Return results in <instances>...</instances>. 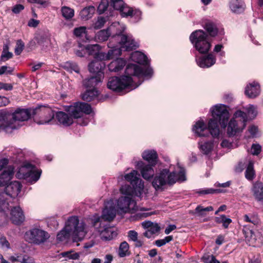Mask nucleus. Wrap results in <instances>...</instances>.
Here are the masks:
<instances>
[{
	"label": "nucleus",
	"instance_id": "obj_1",
	"mask_svg": "<svg viewBox=\"0 0 263 263\" xmlns=\"http://www.w3.org/2000/svg\"><path fill=\"white\" fill-rule=\"evenodd\" d=\"M86 231L84 222H79L77 216L69 217L65 223L64 228L57 234L59 241H62L68 239L70 236L74 241H80L85 236Z\"/></svg>",
	"mask_w": 263,
	"mask_h": 263
},
{
	"label": "nucleus",
	"instance_id": "obj_2",
	"mask_svg": "<svg viewBox=\"0 0 263 263\" xmlns=\"http://www.w3.org/2000/svg\"><path fill=\"white\" fill-rule=\"evenodd\" d=\"M66 110L69 115L63 111H59L56 114L58 121L64 126L72 124L73 118H81L83 113L88 115L92 111L90 105L83 102H77L73 106H67Z\"/></svg>",
	"mask_w": 263,
	"mask_h": 263
},
{
	"label": "nucleus",
	"instance_id": "obj_3",
	"mask_svg": "<svg viewBox=\"0 0 263 263\" xmlns=\"http://www.w3.org/2000/svg\"><path fill=\"white\" fill-rule=\"evenodd\" d=\"M186 180L185 171L181 168L177 173L176 171L170 172L167 169H163L154 177L152 185L156 190H162L167 184L172 185L177 181H183Z\"/></svg>",
	"mask_w": 263,
	"mask_h": 263
},
{
	"label": "nucleus",
	"instance_id": "obj_4",
	"mask_svg": "<svg viewBox=\"0 0 263 263\" xmlns=\"http://www.w3.org/2000/svg\"><path fill=\"white\" fill-rule=\"evenodd\" d=\"M213 119H211L208 123L211 135L214 138L218 137L220 133L217 120L223 128L227 126L229 119V112L225 105H215L212 110Z\"/></svg>",
	"mask_w": 263,
	"mask_h": 263
},
{
	"label": "nucleus",
	"instance_id": "obj_5",
	"mask_svg": "<svg viewBox=\"0 0 263 263\" xmlns=\"http://www.w3.org/2000/svg\"><path fill=\"white\" fill-rule=\"evenodd\" d=\"M121 193L124 195L120 197L117 202L118 208L124 213L134 212L137 209L136 202L132 199L135 196L129 185H122L120 189Z\"/></svg>",
	"mask_w": 263,
	"mask_h": 263
},
{
	"label": "nucleus",
	"instance_id": "obj_6",
	"mask_svg": "<svg viewBox=\"0 0 263 263\" xmlns=\"http://www.w3.org/2000/svg\"><path fill=\"white\" fill-rule=\"evenodd\" d=\"M190 40L200 53H208L211 47V43L208 39V35L202 30H197L193 32L190 35Z\"/></svg>",
	"mask_w": 263,
	"mask_h": 263
},
{
	"label": "nucleus",
	"instance_id": "obj_7",
	"mask_svg": "<svg viewBox=\"0 0 263 263\" xmlns=\"http://www.w3.org/2000/svg\"><path fill=\"white\" fill-rule=\"evenodd\" d=\"M248 118L246 114L241 110H237L234 114V117L229 122L227 134L229 137L241 132L245 128Z\"/></svg>",
	"mask_w": 263,
	"mask_h": 263
},
{
	"label": "nucleus",
	"instance_id": "obj_8",
	"mask_svg": "<svg viewBox=\"0 0 263 263\" xmlns=\"http://www.w3.org/2000/svg\"><path fill=\"white\" fill-rule=\"evenodd\" d=\"M21 184L18 181H13L6 185L5 192L0 195V210L5 212L7 210H9L10 207L8 202L2 198L8 196L10 198H14L21 192Z\"/></svg>",
	"mask_w": 263,
	"mask_h": 263
},
{
	"label": "nucleus",
	"instance_id": "obj_9",
	"mask_svg": "<svg viewBox=\"0 0 263 263\" xmlns=\"http://www.w3.org/2000/svg\"><path fill=\"white\" fill-rule=\"evenodd\" d=\"M137 86L134 85L133 80L128 77H111L109 79L107 83V87L109 89L117 92L121 91L125 88L132 90Z\"/></svg>",
	"mask_w": 263,
	"mask_h": 263
},
{
	"label": "nucleus",
	"instance_id": "obj_10",
	"mask_svg": "<svg viewBox=\"0 0 263 263\" xmlns=\"http://www.w3.org/2000/svg\"><path fill=\"white\" fill-rule=\"evenodd\" d=\"M25 237L29 243L40 245L46 242L50 238V235L41 229L35 228L27 231Z\"/></svg>",
	"mask_w": 263,
	"mask_h": 263
},
{
	"label": "nucleus",
	"instance_id": "obj_11",
	"mask_svg": "<svg viewBox=\"0 0 263 263\" xmlns=\"http://www.w3.org/2000/svg\"><path fill=\"white\" fill-rule=\"evenodd\" d=\"M120 177L122 179L124 178L133 185L132 188L135 196H141L144 191V181L140 179L139 174L137 171L133 170L130 173Z\"/></svg>",
	"mask_w": 263,
	"mask_h": 263
},
{
	"label": "nucleus",
	"instance_id": "obj_12",
	"mask_svg": "<svg viewBox=\"0 0 263 263\" xmlns=\"http://www.w3.org/2000/svg\"><path fill=\"white\" fill-rule=\"evenodd\" d=\"M34 113L35 115L34 121L38 124L49 123L54 117L53 110L46 106H39L34 110Z\"/></svg>",
	"mask_w": 263,
	"mask_h": 263
},
{
	"label": "nucleus",
	"instance_id": "obj_13",
	"mask_svg": "<svg viewBox=\"0 0 263 263\" xmlns=\"http://www.w3.org/2000/svg\"><path fill=\"white\" fill-rule=\"evenodd\" d=\"M93 226L98 231L101 238L103 240H110L118 235L115 228L104 224L100 222V217L94 220Z\"/></svg>",
	"mask_w": 263,
	"mask_h": 263
},
{
	"label": "nucleus",
	"instance_id": "obj_14",
	"mask_svg": "<svg viewBox=\"0 0 263 263\" xmlns=\"http://www.w3.org/2000/svg\"><path fill=\"white\" fill-rule=\"evenodd\" d=\"M16 129L17 125L14 123L12 112L6 109L0 110V132L4 130L6 133H11Z\"/></svg>",
	"mask_w": 263,
	"mask_h": 263
},
{
	"label": "nucleus",
	"instance_id": "obj_15",
	"mask_svg": "<svg viewBox=\"0 0 263 263\" xmlns=\"http://www.w3.org/2000/svg\"><path fill=\"white\" fill-rule=\"evenodd\" d=\"M41 172L35 171L34 166L30 164H27L21 167L16 174L18 179H27L30 178L33 181H37L41 176Z\"/></svg>",
	"mask_w": 263,
	"mask_h": 263
},
{
	"label": "nucleus",
	"instance_id": "obj_16",
	"mask_svg": "<svg viewBox=\"0 0 263 263\" xmlns=\"http://www.w3.org/2000/svg\"><path fill=\"white\" fill-rule=\"evenodd\" d=\"M125 76L123 77H128L131 78V76L137 77H148L151 76L153 74V70L150 67L146 68H142L140 66L134 64L127 65L125 69Z\"/></svg>",
	"mask_w": 263,
	"mask_h": 263
},
{
	"label": "nucleus",
	"instance_id": "obj_17",
	"mask_svg": "<svg viewBox=\"0 0 263 263\" xmlns=\"http://www.w3.org/2000/svg\"><path fill=\"white\" fill-rule=\"evenodd\" d=\"M114 46H117L116 49L120 51L121 50H132L139 47V44L136 42L131 35H122L121 39L118 41ZM120 53L119 54H120Z\"/></svg>",
	"mask_w": 263,
	"mask_h": 263
},
{
	"label": "nucleus",
	"instance_id": "obj_18",
	"mask_svg": "<svg viewBox=\"0 0 263 263\" xmlns=\"http://www.w3.org/2000/svg\"><path fill=\"white\" fill-rule=\"evenodd\" d=\"M125 29V26L124 24L119 22L113 23L108 28V31L110 32L111 34V39L110 42L111 43L114 41L116 42L121 39L122 35H125L123 33Z\"/></svg>",
	"mask_w": 263,
	"mask_h": 263
},
{
	"label": "nucleus",
	"instance_id": "obj_19",
	"mask_svg": "<svg viewBox=\"0 0 263 263\" xmlns=\"http://www.w3.org/2000/svg\"><path fill=\"white\" fill-rule=\"evenodd\" d=\"M108 47L111 49L109 50L107 53L99 51L95 57V60L102 61L103 60H108L114 58V54H118L120 53V51L116 49L117 46H114L111 44V42L108 44Z\"/></svg>",
	"mask_w": 263,
	"mask_h": 263
},
{
	"label": "nucleus",
	"instance_id": "obj_20",
	"mask_svg": "<svg viewBox=\"0 0 263 263\" xmlns=\"http://www.w3.org/2000/svg\"><path fill=\"white\" fill-rule=\"evenodd\" d=\"M116 211L112 200L107 202L102 212V218L105 220L110 221L116 216Z\"/></svg>",
	"mask_w": 263,
	"mask_h": 263
},
{
	"label": "nucleus",
	"instance_id": "obj_21",
	"mask_svg": "<svg viewBox=\"0 0 263 263\" xmlns=\"http://www.w3.org/2000/svg\"><path fill=\"white\" fill-rule=\"evenodd\" d=\"M137 169L140 171L142 177L145 180L151 179L154 175V171L150 165H144L142 161L136 162L135 164Z\"/></svg>",
	"mask_w": 263,
	"mask_h": 263
},
{
	"label": "nucleus",
	"instance_id": "obj_22",
	"mask_svg": "<svg viewBox=\"0 0 263 263\" xmlns=\"http://www.w3.org/2000/svg\"><path fill=\"white\" fill-rule=\"evenodd\" d=\"M30 117V114L27 109H17L14 112L12 113V117L14 123L17 125L18 128L20 125L19 122L27 120Z\"/></svg>",
	"mask_w": 263,
	"mask_h": 263
},
{
	"label": "nucleus",
	"instance_id": "obj_23",
	"mask_svg": "<svg viewBox=\"0 0 263 263\" xmlns=\"http://www.w3.org/2000/svg\"><path fill=\"white\" fill-rule=\"evenodd\" d=\"M10 219L12 222L17 225L21 224L25 220V216L20 206L11 209Z\"/></svg>",
	"mask_w": 263,
	"mask_h": 263
},
{
	"label": "nucleus",
	"instance_id": "obj_24",
	"mask_svg": "<svg viewBox=\"0 0 263 263\" xmlns=\"http://www.w3.org/2000/svg\"><path fill=\"white\" fill-rule=\"evenodd\" d=\"M198 65L201 68H209L213 66L216 62V58L212 53L207 55L201 56L196 59Z\"/></svg>",
	"mask_w": 263,
	"mask_h": 263
},
{
	"label": "nucleus",
	"instance_id": "obj_25",
	"mask_svg": "<svg viewBox=\"0 0 263 263\" xmlns=\"http://www.w3.org/2000/svg\"><path fill=\"white\" fill-rule=\"evenodd\" d=\"M105 67V64L102 61L95 60L88 65V69L91 73H97L98 76L102 77L103 73L102 70Z\"/></svg>",
	"mask_w": 263,
	"mask_h": 263
},
{
	"label": "nucleus",
	"instance_id": "obj_26",
	"mask_svg": "<svg viewBox=\"0 0 263 263\" xmlns=\"http://www.w3.org/2000/svg\"><path fill=\"white\" fill-rule=\"evenodd\" d=\"M260 93V86L258 83L253 82L247 85L245 89V94L250 98H254Z\"/></svg>",
	"mask_w": 263,
	"mask_h": 263
},
{
	"label": "nucleus",
	"instance_id": "obj_27",
	"mask_svg": "<svg viewBox=\"0 0 263 263\" xmlns=\"http://www.w3.org/2000/svg\"><path fill=\"white\" fill-rule=\"evenodd\" d=\"M14 175V168L9 166L0 175V186L6 185L12 178Z\"/></svg>",
	"mask_w": 263,
	"mask_h": 263
},
{
	"label": "nucleus",
	"instance_id": "obj_28",
	"mask_svg": "<svg viewBox=\"0 0 263 263\" xmlns=\"http://www.w3.org/2000/svg\"><path fill=\"white\" fill-rule=\"evenodd\" d=\"M120 11L122 16L123 17L134 16L136 18L139 19L141 14L140 11L134 10L132 8L127 6L125 3L123 4Z\"/></svg>",
	"mask_w": 263,
	"mask_h": 263
},
{
	"label": "nucleus",
	"instance_id": "obj_29",
	"mask_svg": "<svg viewBox=\"0 0 263 263\" xmlns=\"http://www.w3.org/2000/svg\"><path fill=\"white\" fill-rule=\"evenodd\" d=\"M193 130L199 137L205 136L210 132L209 126L207 127L203 121L197 122L193 128Z\"/></svg>",
	"mask_w": 263,
	"mask_h": 263
},
{
	"label": "nucleus",
	"instance_id": "obj_30",
	"mask_svg": "<svg viewBox=\"0 0 263 263\" xmlns=\"http://www.w3.org/2000/svg\"><path fill=\"white\" fill-rule=\"evenodd\" d=\"M126 61L122 58L117 59L112 61L108 65V69L111 72H118L125 66Z\"/></svg>",
	"mask_w": 263,
	"mask_h": 263
},
{
	"label": "nucleus",
	"instance_id": "obj_31",
	"mask_svg": "<svg viewBox=\"0 0 263 263\" xmlns=\"http://www.w3.org/2000/svg\"><path fill=\"white\" fill-rule=\"evenodd\" d=\"M142 156L143 159L147 161L150 165H156L158 156L155 151H145L143 153Z\"/></svg>",
	"mask_w": 263,
	"mask_h": 263
},
{
	"label": "nucleus",
	"instance_id": "obj_32",
	"mask_svg": "<svg viewBox=\"0 0 263 263\" xmlns=\"http://www.w3.org/2000/svg\"><path fill=\"white\" fill-rule=\"evenodd\" d=\"M253 195L257 201L263 200V184L261 182H255L252 189Z\"/></svg>",
	"mask_w": 263,
	"mask_h": 263
},
{
	"label": "nucleus",
	"instance_id": "obj_33",
	"mask_svg": "<svg viewBox=\"0 0 263 263\" xmlns=\"http://www.w3.org/2000/svg\"><path fill=\"white\" fill-rule=\"evenodd\" d=\"M130 58L134 62L140 64L147 65L148 63L146 56L138 51L133 52L130 55Z\"/></svg>",
	"mask_w": 263,
	"mask_h": 263
},
{
	"label": "nucleus",
	"instance_id": "obj_34",
	"mask_svg": "<svg viewBox=\"0 0 263 263\" xmlns=\"http://www.w3.org/2000/svg\"><path fill=\"white\" fill-rule=\"evenodd\" d=\"M230 8L235 13H240L244 10V3L241 0H231Z\"/></svg>",
	"mask_w": 263,
	"mask_h": 263
},
{
	"label": "nucleus",
	"instance_id": "obj_35",
	"mask_svg": "<svg viewBox=\"0 0 263 263\" xmlns=\"http://www.w3.org/2000/svg\"><path fill=\"white\" fill-rule=\"evenodd\" d=\"M95 8L92 6H89L83 9L80 13L82 19L87 20L92 17L95 12Z\"/></svg>",
	"mask_w": 263,
	"mask_h": 263
},
{
	"label": "nucleus",
	"instance_id": "obj_36",
	"mask_svg": "<svg viewBox=\"0 0 263 263\" xmlns=\"http://www.w3.org/2000/svg\"><path fill=\"white\" fill-rule=\"evenodd\" d=\"M127 237L128 241L135 242L136 247H141L143 244V241L140 239H138V233L134 230H130L127 232Z\"/></svg>",
	"mask_w": 263,
	"mask_h": 263
},
{
	"label": "nucleus",
	"instance_id": "obj_37",
	"mask_svg": "<svg viewBox=\"0 0 263 263\" xmlns=\"http://www.w3.org/2000/svg\"><path fill=\"white\" fill-rule=\"evenodd\" d=\"M101 77L97 76L96 77H91L89 78L86 79L83 81V85L86 88H93L99 83L101 82Z\"/></svg>",
	"mask_w": 263,
	"mask_h": 263
},
{
	"label": "nucleus",
	"instance_id": "obj_38",
	"mask_svg": "<svg viewBox=\"0 0 263 263\" xmlns=\"http://www.w3.org/2000/svg\"><path fill=\"white\" fill-rule=\"evenodd\" d=\"M98 95V91L95 88L87 90L82 96V98L86 101H91Z\"/></svg>",
	"mask_w": 263,
	"mask_h": 263
},
{
	"label": "nucleus",
	"instance_id": "obj_39",
	"mask_svg": "<svg viewBox=\"0 0 263 263\" xmlns=\"http://www.w3.org/2000/svg\"><path fill=\"white\" fill-rule=\"evenodd\" d=\"M110 36L111 34L107 28L106 30L103 29L98 32L95 37L97 42H102L107 41Z\"/></svg>",
	"mask_w": 263,
	"mask_h": 263
},
{
	"label": "nucleus",
	"instance_id": "obj_40",
	"mask_svg": "<svg viewBox=\"0 0 263 263\" xmlns=\"http://www.w3.org/2000/svg\"><path fill=\"white\" fill-rule=\"evenodd\" d=\"M213 210V208L212 206L204 208L202 205H199L192 213L198 216H204L206 215V212L212 211Z\"/></svg>",
	"mask_w": 263,
	"mask_h": 263
},
{
	"label": "nucleus",
	"instance_id": "obj_41",
	"mask_svg": "<svg viewBox=\"0 0 263 263\" xmlns=\"http://www.w3.org/2000/svg\"><path fill=\"white\" fill-rule=\"evenodd\" d=\"M204 28L210 36H215L217 34V28L213 23L211 22L206 23Z\"/></svg>",
	"mask_w": 263,
	"mask_h": 263
},
{
	"label": "nucleus",
	"instance_id": "obj_42",
	"mask_svg": "<svg viewBox=\"0 0 263 263\" xmlns=\"http://www.w3.org/2000/svg\"><path fill=\"white\" fill-rule=\"evenodd\" d=\"M215 221L217 223H222L225 229H227L229 225L232 222V220L225 215H221L215 218Z\"/></svg>",
	"mask_w": 263,
	"mask_h": 263
},
{
	"label": "nucleus",
	"instance_id": "obj_43",
	"mask_svg": "<svg viewBox=\"0 0 263 263\" xmlns=\"http://www.w3.org/2000/svg\"><path fill=\"white\" fill-rule=\"evenodd\" d=\"M118 254L120 257H124L129 255V245L126 241H123L121 243Z\"/></svg>",
	"mask_w": 263,
	"mask_h": 263
},
{
	"label": "nucleus",
	"instance_id": "obj_44",
	"mask_svg": "<svg viewBox=\"0 0 263 263\" xmlns=\"http://www.w3.org/2000/svg\"><path fill=\"white\" fill-rule=\"evenodd\" d=\"M61 12L62 16L67 20L72 18L74 14V10L67 6H63L61 8Z\"/></svg>",
	"mask_w": 263,
	"mask_h": 263
},
{
	"label": "nucleus",
	"instance_id": "obj_45",
	"mask_svg": "<svg viewBox=\"0 0 263 263\" xmlns=\"http://www.w3.org/2000/svg\"><path fill=\"white\" fill-rule=\"evenodd\" d=\"M160 228L158 224L154 223L153 225L146 231H145L143 235L147 238H151L153 235L156 234L160 231Z\"/></svg>",
	"mask_w": 263,
	"mask_h": 263
},
{
	"label": "nucleus",
	"instance_id": "obj_46",
	"mask_svg": "<svg viewBox=\"0 0 263 263\" xmlns=\"http://www.w3.org/2000/svg\"><path fill=\"white\" fill-rule=\"evenodd\" d=\"M246 239L249 246H255L256 245L257 239L254 232L252 230H250L248 232Z\"/></svg>",
	"mask_w": 263,
	"mask_h": 263
},
{
	"label": "nucleus",
	"instance_id": "obj_47",
	"mask_svg": "<svg viewBox=\"0 0 263 263\" xmlns=\"http://www.w3.org/2000/svg\"><path fill=\"white\" fill-rule=\"evenodd\" d=\"M200 148L204 154H208L213 149V143L212 142H206L203 143H199Z\"/></svg>",
	"mask_w": 263,
	"mask_h": 263
},
{
	"label": "nucleus",
	"instance_id": "obj_48",
	"mask_svg": "<svg viewBox=\"0 0 263 263\" xmlns=\"http://www.w3.org/2000/svg\"><path fill=\"white\" fill-rule=\"evenodd\" d=\"M85 49L89 55H93L96 57V54L100 50V46L98 44L88 45L85 46Z\"/></svg>",
	"mask_w": 263,
	"mask_h": 263
},
{
	"label": "nucleus",
	"instance_id": "obj_49",
	"mask_svg": "<svg viewBox=\"0 0 263 263\" xmlns=\"http://www.w3.org/2000/svg\"><path fill=\"white\" fill-rule=\"evenodd\" d=\"M254 175L253 163L252 162H249L245 172V176L248 180H252L254 178Z\"/></svg>",
	"mask_w": 263,
	"mask_h": 263
},
{
	"label": "nucleus",
	"instance_id": "obj_50",
	"mask_svg": "<svg viewBox=\"0 0 263 263\" xmlns=\"http://www.w3.org/2000/svg\"><path fill=\"white\" fill-rule=\"evenodd\" d=\"M9 46L8 45H5L3 47V50L1 55L2 60L5 61L12 58L13 54L12 52H9Z\"/></svg>",
	"mask_w": 263,
	"mask_h": 263
},
{
	"label": "nucleus",
	"instance_id": "obj_51",
	"mask_svg": "<svg viewBox=\"0 0 263 263\" xmlns=\"http://www.w3.org/2000/svg\"><path fill=\"white\" fill-rule=\"evenodd\" d=\"M65 67L70 72L73 71L77 73L79 72V68L76 63L72 62H67L65 63Z\"/></svg>",
	"mask_w": 263,
	"mask_h": 263
},
{
	"label": "nucleus",
	"instance_id": "obj_52",
	"mask_svg": "<svg viewBox=\"0 0 263 263\" xmlns=\"http://www.w3.org/2000/svg\"><path fill=\"white\" fill-rule=\"evenodd\" d=\"M201 259L204 263H220L213 255L204 254Z\"/></svg>",
	"mask_w": 263,
	"mask_h": 263
},
{
	"label": "nucleus",
	"instance_id": "obj_53",
	"mask_svg": "<svg viewBox=\"0 0 263 263\" xmlns=\"http://www.w3.org/2000/svg\"><path fill=\"white\" fill-rule=\"evenodd\" d=\"M106 20L102 16L98 17L97 20L92 24V28L96 30L102 28L105 24Z\"/></svg>",
	"mask_w": 263,
	"mask_h": 263
},
{
	"label": "nucleus",
	"instance_id": "obj_54",
	"mask_svg": "<svg viewBox=\"0 0 263 263\" xmlns=\"http://www.w3.org/2000/svg\"><path fill=\"white\" fill-rule=\"evenodd\" d=\"M25 47V44L21 40L17 41L16 43V46L15 48L14 52L16 55H20Z\"/></svg>",
	"mask_w": 263,
	"mask_h": 263
},
{
	"label": "nucleus",
	"instance_id": "obj_55",
	"mask_svg": "<svg viewBox=\"0 0 263 263\" xmlns=\"http://www.w3.org/2000/svg\"><path fill=\"white\" fill-rule=\"evenodd\" d=\"M124 2L122 0H111L110 6L115 9L120 11Z\"/></svg>",
	"mask_w": 263,
	"mask_h": 263
},
{
	"label": "nucleus",
	"instance_id": "obj_56",
	"mask_svg": "<svg viewBox=\"0 0 263 263\" xmlns=\"http://www.w3.org/2000/svg\"><path fill=\"white\" fill-rule=\"evenodd\" d=\"M173 236H168L165 237L164 239H158L155 241V245L160 247L162 246L165 245L166 243L170 242L173 240Z\"/></svg>",
	"mask_w": 263,
	"mask_h": 263
},
{
	"label": "nucleus",
	"instance_id": "obj_57",
	"mask_svg": "<svg viewBox=\"0 0 263 263\" xmlns=\"http://www.w3.org/2000/svg\"><path fill=\"white\" fill-rule=\"evenodd\" d=\"M108 6L107 0H102L98 7V12L99 14L103 13Z\"/></svg>",
	"mask_w": 263,
	"mask_h": 263
},
{
	"label": "nucleus",
	"instance_id": "obj_58",
	"mask_svg": "<svg viewBox=\"0 0 263 263\" xmlns=\"http://www.w3.org/2000/svg\"><path fill=\"white\" fill-rule=\"evenodd\" d=\"M62 255L64 257H67L69 259H78L80 257L78 253H72L71 251L64 252L62 253Z\"/></svg>",
	"mask_w": 263,
	"mask_h": 263
},
{
	"label": "nucleus",
	"instance_id": "obj_59",
	"mask_svg": "<svg viewBox=\"0 0 263 263\" xmlns=\"http://www.w3.org/2000/svg\"><path fill=\"white\" fill-rule=\"evenodd\" d=\"M86 32V28L84 26L76 28L73 30L74 34L78 37L82 36Z\"/></svg>",
	"mask_w": 263,
	"mask_h": 263
},
{
	"label": "nucleus",
	"instance_id": "obj_60",
	"mask_svg": "<svg viewBox=\"0 0 263 263\" xmlns=\"http://www.w3.org/2000/svg\"><path fill=\"white\" fill-rule=\"evenodd\" d=\"M221 145L222 147L228 148L229 149L235 148L238 146V145L237 143H233L226 139L223 140L222 141Z\"/></svg>",
	"mask_w": 263,
	"mask_h": 263
},
{
	"label": "nucleus",
	"instance_id": "obj_61",
	"mask_svg": "<svg viewBox=\"0 0 263 263\" xmlns=\"http://www.w3.org/2000/svg\"><path fill=\"white\" fill-rule=\"evenodd\" d=\"M244 220L246 222L252 223L254 225H257L259 223L258 219L256 217L254 216L249 217L248 215L244 216Z\"/></svg>",
	"mask_w": 263,
	"mask_h": 263
},
{
	"label": "nucleus",
	"instance_id": "obj_62",
	"mask_svg": "<svg viewBox=\"0 0 263 263\" xmlns=\"http://www.w3.org/2000/svg\"><path fill=\"white\" fill-rule=\"evenodd\" d=\"M261 151V146L258 144H253L251 146V153L254 155H258Z\"/></svg>",
	"mask_w": 263,
	"mask_h": 263
},
{
	"label": "nucleus",
	"instance_id": "obj_63",
	"mask_svg": "<svg viewBox=\"0 0 263 263\" xmlns=\"http://www.w3.org/2000/svg\"><path fill=\"white\" fill-rule=\"evenodd\" d=\"M79 47L80 49H78L76 50L75 53L79 57H83L85 55L86 52V50L85 49V46L84 47L82 46L81 44H79Z\"/></svg>",
	"mask_w": 263,
	"mask_h": 263
},
{
	"label": "nucleus",
	"instance_id": "obj_64",
	"mask_svg": "<svg viewBox=\"0 0 263 263\" xmlns=\"http://www.w3.org/2000/svg\"><path fill=\"white\" fill-rule=\"evenodd\" d=\"M13 87V86L12 84L0 82V90L4 89L6 91L11 90Z\"/></svg>",
	"mask_w": 263,
	"mask_h": 263
}]
</instances>
